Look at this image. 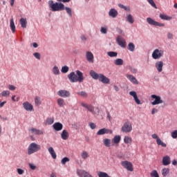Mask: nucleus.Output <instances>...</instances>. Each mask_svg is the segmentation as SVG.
<instances>
[{"mask_svg": "<svg viewBox=\"0 0 177 177\" xmlns=\"http://www.w3.org/2000/svg\"><path fill=\"white\" fill-rule=\"evenodd\" d=\"M48 6L52 12H60L62 10H66V13L70 17H73V10L70 7H65L62 3H53V1H48Z\"/></svg>", "mask_w": 177, "mask_h": 177, "instance_id": "f257e3e1", "label": "nucleus"}, {"mask_svg": "<svg viewBox=\"0 0 177 177\" xmlns=\"http://www.w3.org/2000/svg\"><path fill=\"white\" fill-rule=\"evenodd\" d=\"M76 73V74H75ZM68 78L71 82H84V73L81 71L77 70L68 75Z\"/></svg>", "mask_w": 177, "mask_h": 177, "instance_id": "f03ea898", "label": "nucleus"}, {"mask_svg": "<svg viewBox=\"0 0 177 177\" xmlns=\"http://www.w3.org/2000/svg\"><path fill=\"white\" fill-rule=\"evenodd\" d=\"M82 107L86 109V111L91 113V114H93V115H99V113H100V109H99V107L95 108L92 104H86L85 102L82 103Z\"/></svg>", "mask_w": 177, "mask_h": 177, "instance_id": "7ed1b4c3", "label": "nucleus"}, {"mask_svg": "<svg viewBox=\"0 0 177 177\" xmlns=\"http://www.w3.org/2000/svg\"><path fill=\"white\" fill-rule=\"evenodd\" d=\"M39 150H41V146L35 142H32L28 147V154L31 156V154H34V153H37Z\"/></svg>", "mask_w": 177, "mask_h": 177, "instance_id": "20e7f679", "label": "nucleus"}, {"mask_svg": "<svg viewBox=\"0 0 177 177\" xmlns=\"http://www.w3.org/2000/svg\"><path fill=\"white\" fill-rule=\"evenodd\" d=\"M164 56V50H160L158 48L155 49L152 53V58L154 60H158Z\"/></svg>", "mask_w": 177, "mask_h": 177, "instance_id": "39448f33", "label": "nucleus"}, {"mask_svg": "<svg viewBox=\"0 0 177 177\" xmlns=\"http://www.w3.org/2000/svg\"><path fill=\"white\" fill-rule=\"evenodd\" d=\"M147 22L148 23V24H149V26H154L155 27H164L165 26L164 24L157 22L151 17H147Z\"/></svg>", "mask_w": 177, "mask_h": 177, "instance_id": "423d86ee", "label": "nucleus"}, {"mask_svg": "<svg viewBox=\"0 0 177 177\" xmlns=\"http://www.w3.org/2000/svg\"><path fill=\"white\" fill-rule=\"evenodd\" d=\"M121 165L124 167L127 170L129 171L130 172H132L133 171V165H132V162L124 160L121 162Z\"/></svg>", "mask_w": 177, "mask_h": 177, "instance_id": "0eeeda50", "label": "nucleus"}, {"mask_svg": "<svg viewBox=\"0 0 177 177\" xmlns=\"http://www.w3.org/2000/svg\"><path fill=\"white\" fill-rule=\"evenodd\" d=\"M132 131V124L129 122H126L123 127H122V131L129 133Z\"/></svg>", "mask_w": 177, "mask_h": 177, "instance_id": "6e6552de", "label": "nucleus"}, {"mask_svg": "<svg viewBox=\"0 0 177 177\" xmlns=\"http://www.w3.org/2000/svg\"><path fill=\"white\" fill-rule=\"evenodd\" d=\"M151 99H155L154 101L151 102L152 106H156V104H161L163 103L160 95H151Z\"/></svg>", "mask_w": 177, "mask_h": 177, "instance_id": "1a4fd4ad", "label": "nucleus"}, {"mask_svg": "<svg viewBox=\"0 0 177 177\" xmlns=\"http://www.w3.org/2000/svg\"><path fill=\"white\" fill-rule=\"evenodd\" d=\"M116 42L118 44L119 46H121V48L127 47V42L125 41L124 39L120 36H118L116 38Z\"/></svg>", "mask_w": 177, "mask_h": 177, "instance_id": "9d476101", "label": "nucleus"}, {"mask_svg": "<svg viewBox=\"0 0 177 177\" xmlns=\"http://www.w3.org/2000/svg\"><path fill=\"white\" fill-rule=\"evenodd\" d=\"M57 95L60 97H70L71 93H70V91L67 90H59L57 92Z\"/></svg>", "mask_w": 177, "mask_h": 177, "instance_id": "9b49d317", "label": "nucleus"}, {"mask_svg": "<svg viewBox=\"0 0 177 177\" xmlns=\"http://www.w3.org/2000/svg\"><path fill=\"white\" fill-rule=\"evenodd\" d=\"M98 80L102 84H110V79L102 73L100 74V78Z\"/></svg>", "mask_w": 177, "mask_h": 177, "instance_id": "f8f14e48", "label": "nucleus"}, {"mask_svg": "<svg viewBox=\"0 0 177 177\" xmlns=\"http://www.w3.org/2000/svg\"><path fill=\"white\" fill-rule=\"evenodd\" d=\"M77 175L81 177H93L91 174H89V172L85 170H78Z\"/></svg>", "mask_w": 177, "mask_h": 177, "instance_id": "ddd939ff", "label": "nucleus"}, {"mask_svg": "<svg viewBox=\"0 0 177 177\" xmlns=\"http://www.w3.org/2000/svg\"><path fill=\"white\" fill-rule=\"evenodd\" d=\"M106 133H113V131L106 129V128H103L100 129L97 132V135L100 136V135H106Z\"/></svg>", "mask_w": 177, "mask_h": 177, "instance_id": "4468645a", "label": "nucleus"}, {"mask_svg": "<svg viewBox=\"0 0 177 177\" xmlns=\"http://www.w3.org/2000/svg\"><path fill=\"white\" fill-rule=\"evenodd\" d=\"M129 95L133 97L136 104H142V102H140V100L138 98V94H136V91H130Z\"/></svg>", "mask_w": 177, "mask_h": 177, "instance_id": "2eb2a0df", "label": "nucleus"}, {"mask_svg": "<svg viewBox=\"0 0 177 177\" xmlns=\"http://www.w3.org/2000/svg\"><path fill=\"white\" fill-rule=\"evenodd\" d=\"M86 60L89 63H93V60H94L95 57H94L93 53H92V52L87 51L86 53Z\"/></svg>", "mask_w": 177, "mask_h": 177, "instance_id": "dca6fc26", "label": "nucleus"}, {"mask_svg": "<svg viewBox=\"0 0 177 177\" xmlns=\"http://www.w3.org/2000/svg\"><path fill=\"white\" fill-rule=\"evenodd\" d=\"M23 107L24 109L26 110V111H31L34 109V106H32V104H30V102H24Z\"/></svg>", "mask_w": 177, "mask_h": 177, "instance_id": "f3484780", "label": "nucleus"}, {"mask_svg": "<svg viewBox=\"0 0 177 177\" xmlns=\"http://www.w3.org/2000/svg\"><path fill=\"white\" fill-rule=\"evenodd\" d=\"M155 67L158 70V73L162 71V67H164V62L162 61H158L155 64Z\"/></svg>", "mask_w": 177, "mask_h": 177, "instance_id": "a211bd4d", "label": "nucleus"}, {"mask_svg": "<svg viewBox=\"0 0 177 177\" xmlns=\"http://www.w3.org/2000/svg\"><path fill=\"white\" fill-rule=\"evenodd\" d=\"M109 16L113 19H115L118 16V11L115 8H111L109 12Z\"/></svg>", "mask_w": 177, "mask_h": 177, "instance_id": "6ab92c4d", "label": "nucleus"}, {"mask_svg": "<svg viewBox=\"0 0 177 177\" xmlns=\"http://www.w3.org/2000/svg\"><path fill=\"white\" fill-rule=\"evenodd\" d=\"M126 77L132 82V84H134L135 85L139 84V82H138V80H136V77H135L133 75L127 74Z\"/></svg>", "mask_w": 177, "mask_h": 177, "instance_id": "aec40b11", "label": "nucleus"}, {"mask_svg": "<svg viewBox=\"0 0 177 177\" xmlns=\"http://www.w3.org/2000/svg\"><path fill=\"white\" fill-rule=\"evenodd\" d=\"M162 162L163 165H169L171 164V158L169 156H165L162 158Z\"/></svg>", "mask_w": 177, "mask_h": 177, "instance_id": "412c9836", "label": "nucleus"}, {"mask_svg": "<svg viewBox=\"0 0 177 177\" xmlns=\"http://www.w3.org/2000/svg\"><path fill=\"white\" fill-rule=\"evenodd\" d=\"M53 128L55 129V131H59L63 129V124L60 122H55L53 125Z\"/></svg>", "mask_w": 177, "mask_h": 177, "instance_id": "4be33fe9", "label": "nucleus"}, {"mask_svg": "<svg viewBox=\"0 0 177 177\" xmlns=\"http://www.w3.org/2000/svg\"><path fill=\"white\" fill-rule=\"evenodd\" d=\"M48 153H50L52 158H53V160H56L57 156L56 155V152H55V149H53V147H48Z\"/></svg>", "mask_w": 177, "mask_h": 177, "instance_id": "5701e85b", "label": "nucleus"}, {"mask_svg": "<svg viewBox=\"0 0 177 177\" xmlns=\"http://www.w3.org/2000/svg\"><path fill=\"white\" fill-rule=\"evenodd\" d=\"M90 75L93 80H99L100 78V74H97V73L95 72V71H90Z\"/></svg>", "mask_w": 177, "mask_h": 177, "instance_id": "b1692460", "label": "nucleus"}, {"mask_svg": "<svg viewBox=\"0 0 177 177\" xmlns=\"http://www.w3.org/2000/svg\"><path fill=\"white\" fill-rule=\"evenodd\" d=\"M61 138L63 140H67L68 139V132L67 130H63L61 133Z\"/></svg>", "mask_w": 177, "mask_h": 177, "instance_id": "393cba45", "label": "nucleus"}, {"mask_svg": "<svg viewBox=\"0 0 177 177\" xmlns=\"http://www.w3.org/2000/svg\"><path fill=\"white\" fill-rule=\"evenodd\" d=\"M19 22L22 28H27V19L26 18H21Z\"/></svg>", "mask_w": 177, "mask_h": 177, "instance_id": "a878e982", "label": "nucleus"}, {"mask_svg": "<svg viewBox=\"0 0 177 177\" xmlns=\"http://www.w3.org/2000/svg\"><path fill=\"white\" fill-rule=\"evenodd\" d=\"M126 20L130 24H133V23H135V19H133V17L131 14L127 15Z\"/></svg>", "mask_w": 177, "mask_h": 177, "instance_id": "bb28decb", "label": "nucleus"}, {"mask_svg": "<svg viewBox=\"0 0 177 177\" xmlns=\"http://www.w3.org/2000/svg\"><path fill=\"white\" fill-rule=\"evenodd\" d=\"M10 27L12 32H16V26L15 25V21L13 20V18L10 20Z\"/></svg>", "mask_w": 177, "mask_h": 177, "instance_id": "cd10ccee", "label": "nucleus"}, {"mask_svg": "<svg viewBox=\"0 0 177 177\" xmlns=\"http://www.w3.org/2000/svg\"><path fill=\"white\" fill-rule=\"evenodd\" d=\"M57 103L59 107H64V106H66V102H64L63 98H58L57 100Z\"/></svg>", "mask_w": 177, "mask_h": 177, "instance_id": "c85d7f7f", "label": "nucleus"}, {"mask_svg": "<svg viewBox=\"0 0 177 177\" xmlns=\"http://www.w3.org/2000/svg\"><path fill=\"white\" fill-rule=\"evenodd\" d=\"M31 132H32V133H34L35 135L44 134V131H42V130H39V129H34V128L31 129Z\"/></svg>", "mask_w": 177, "mask_h": 177, "instance_id": "c756f323", "label": "nucleus"}, {"mask_svg": "<svg viewBox=\"0 0 177 177\" xmlns=\"http://www.w3.org/2000/svg\"><path fill=\"white\" fill-rule=\"evenodd\" d=\"M159 17H160L162 20H172V17H169L165 14H160Z\"/></svg>", "mask_w": 177, "mask_h": 177, "instance_id": "7c9ffc66", "label": "nucleus"}, {"mask_svg": "<svg viewBox=\"0 0 177 177\" xmlns=\"http://www.w3.org/2000/svg\"><path fill=\"white\" fill-rule=\"evenodd\" d=\"M103 143L106 147H110L111 146V140L105 138L103 140Z\"/></svg>", "mask_w": 177, "mask_h": 177, "instance_id": "2f4dec72", "label": "nucleus"}, {"mask_svg": "<svg viewBox=\"0 0 177 177\" xmlns=\"http://www.w3.org/2000/svg\"><path fill=\"white\" fill-rule=\"evenodd\" d=\"M52 71L54 75H59L60 74V70H59V67H57V66H53Z\"/></svg>", "mask_w": 177, "mask_h": 177, "instance_id": "473e14b6", "label": "nucleus"}, {"mask_svg": "<svg viewBox=\"0 0 177 177\" xmlns=\"http://www.w3.org/2000/svg\"><path fill=\"white\" fill-rule=\"evenodd\" d=\"M124 142L126 143V145H131L132 143V138L127 136H124Z\"/></svg>", "mask_w": 177, "mask_h": 177, "instance_id": "72a5a7b5", "label": "nucleus"}, {"mask_svg": "<svg viewBox=\"0 0 177 177\" xmlns=\"http://www.w3.org/2000/svg\"><path fill=\"white\" fill-rule=\"evenodd\" d=\"M77 95H78V96H81L82 97H84V99H86V97H88V93L86 91L77 92Z\"/></svg>", "mask_w": 177, "mask_h": 177, "instance_id": "f704fd0d", "label": "nucleus"}, {"mask_svg": "<svg viewBox=\"0 0 177 177\" xmlns=\"http://www.w3.org/2000/svg\"><path fill=\"white\" fill-rule=\"evenodd\" d=\"M115 66H122L124 64V60L121 58H118L114 61Z\"/></svg>", "mask_w": 177, "mask_h": 177, "instance_id": "c9c22d12", "label": "nucleus"}, {"mask_svg": "<svg viewBox=\"0 0 177 177\" xmlns=\"http://www.w3.org/2000/svg\"><path fill=\"white\" fill-rule=\"evenodd\" d=\"M113 143H115L116 145H118V143H120V142H121V136H115L113 138Z\"/></svg>", "mask_w": 177, "mask_h": 177, "instance_id": "e433bc0d", "label": "nucleus"}, {"mask_svg": "<svg viewBox=\"0 0 177 177\" xmlns=\"http://www.w3.org/2000/svg\"><path fill=\"white\" fill-rule=\"evenodd\" d=\"M106 54L109 56V57H117L118 56V53L114 51H109Z\"/></svg>", "mask_w": 177, "mask_h": 177, "instance_id": "4c0bfd02", "label": "nucleus"}, {"mask_svg": "<svg viewBox=\"0 0 177 177\" xmlns=\"http://www.w3.org/2000/svg\"><path fill=\"white\" fill-rule=\"evenodd\" d=\"M81 157L83 160H86L89 157V153L86 151H84L81 153Z\"/></svg>", "mask_w": 177, "mask_h": 177, "instance_id": "58836bf2", "label": "nucleus"}, {"mask_svg": "<svg viewBox=\"0 0 177 177\" xmlns=\"http://www.w3.org/2000/svg\"><path fill=\"white\" fill-rule=\"evenodd\" d=\"M156 143L158 146H162V147H167V144L162 142V140H161V139L160 138H158V140H156Z\"/></svg>", "mask_w": 177, "mask_h": 177, "instance_id": "ea45409f", "label": "nucleus"}, {"mask_svg": "<svg viewBox=\"0 0 177 177\" xmlns=\"http://www.w3.org/2000/svg\"><path fill=\"white\" fill-rule=\"evenodd\" d=\"M70 70V68L67 66H64L62 67L61 71L63 74H66L68 73V71Z\"/></svg>", "mask_w": 177, "mask_h": 177, "instance_id": "a19ab883", "label": "nucleus"}, {"mask_svg": "<svg viewBox=\"0 0 177 177\" xmlns=\"http://www.w3.org/2000/svg\"><path fill=\"white\" fill-rule=\"evenodd\" d=\"M128 49L130 50V52H134L135 51V44H133V43H129L128 44Z\"/></svg>", "mask_w": 177, "mask_h": 177, "instance_id": "79ce46f5", "label": "nucleus"}, {"mask_svg": "<svg viewBox=\"0 0 177 177\" xmlns=\"http://www.w3.org/2000/svg\"><path fill=\"white\" fill-rule=\"evenodd\" d=\"M169 174V169L168 168H164L162 170V174L163 176H167Z\"/></svg>", "mask_w": 177, "mask_h": 177, "instance_id": "37998d69", "label": "nucleus"}, {"mask_svg": "<svg viewBox=\"0 0 177 177\" xmlns=\"http://www.w3.org/2000/svg\"><path fill=\"white\" fill-rule=\"evenodd\" d=\"M35 106H39L41 104V98L38 96H36L35 98Z\"/></svg>", "mask_w": 177, "mask_h": 177, "instance_id": "c03bdc74", "label": "nucleus"}, {"mask_svg": "<svg viewBox=\"0 0 177 177\" xmlns=\"http://www.w3.org/2000/svg\"><path fill=\"white\" fill-rule=\"evenodd\" d=\"M70 161V159L67 157H64L62 159L61 162L63 165H65L66 162H68Z\"/></svg>", "mask_w": 177, "mask_h": 177, "instance_id": "a18cd8bd", "label": "nucleus"}, {"mask_svg": "<svg viewBox=\"0 0 177 177\" xmlns=\"http://www.w3.org/2000/svg\"><path fill=\"white\" fill-rule=\"evenodd\" d=\"M151 177H160L157 171L153 170L151 172Z\"/></svg>", "mask_w": 177, "mask_h": 177, "instance_id": "49530a36", "label": "nucleus"}, {"mask_svg": "<svg viewBox=\"0 0 177 177\" xmlns=\"http://www.w3.org/2000/svg\"><path fill=\"white\" fill-rule=\"evenodd\" d=\"M171 136L173 139H177V130H174L171 132Z\"/></svg>", "mask_w": 177, "mask_h": 177, "instance_id": "de8ad7c7", "label": "nucleus"}, {"mask_svg": "<svg viewBox=\"0 0 177 177\" xmlns=\"http://www.w3.org/2000/svg\"><path fill=\"white\" fill-rule=\"evenodd\" d=\"M33 56L35 59H37V60H41V54L39 53H34Z\"/></svg>", "mask_w": 177, "mask_h": 177, "instance_id": "09e8293b", "label": "nucleus"}, {"mask_svg": "<svg viewBox=\"0 0 177 177\" xmlns=\"http://www.w3.org/2000/svg\"><path fill=\"white\" fill-rule=\"evenodd\" d=\"M1 96H9V95H10V92L9 91H3L1 93Z\"/></svg>", "mask_w": 177, "mask_h": 177, "instance_id": "8fccbe9b", "label": "nucleus"}, {"mask_svg": "<svg viewBox=\"0 0 177 177\" xmlns=\"http://www.w3.org/2000/svg\"><path fill=\"white\" fill-rule=\"evenodd\" d=\"M100 32L102 34H107V27H102L100 29Z\"/></svg>", "mask_w": 177, "mask_h": 177, "instance_id": "3c124183", "label": "nucleus"}, {"mask_svg": "<svg viewBox=\"0 0 177 177\" xmlns=\"http://www.w3.org/2000/svg\"><path fill=\"white\" fill-rule=\"evenodd\" d=\"M147 2H149V5L152 6L153 8H157V6H156V3H154L153 0H147Z\"/></svg>", "mask_w": 177, "mask_h": 177, "instance_id": "603ef678", "label": "nucleus"}, {"mask_svg": "<svg viewBox=\"0 0 177 177\" xmlns=\"http://www.w3.org/2000/svg\"><path fill=\"white\" fill-rule=\"evenodd\" d=\"M30 169H32V171H35V169H37V166H35V165L32 164V163H29L28 164Z\"/></svg>", "mask_w": 177, "mask_h": 177, "instance_id": "864d4df0", "label": "nucleus"}, {"mask_svg": "<svg viewBox=\"0 0 177 177\" xmlns=\"http://www.w3.org/2000/svg\"><path fill=\"white\" fill-rule=\"evenodd\" d=\"M89 127L91 129H96V124H95V123H93V122H91L89 124Z\"/></svg>", "mask_w": 177, "mask_h": 177, "instance_id": "5fc2aeb1", "label": "nucleus"}, {"mask_svg": "<svg viewBox=\"0 0 177 177\" xmlns=\"http://www.w3.org/2000/svg\"><path fill=\"white\" fill-rule=\"evenodd\" d=\"M168 39H174V35L171 32L167 33Z\"/></svg>", "mask_w": 177, "mask_h": 177, "instance_id": "6e6d98bb", "label": "nucleus"}, {"mask_svg": "<svg viewBox=\"0 0 177 177\" xmlns=\"http://www.w3.org/2000/svg\"><path fill=\"white\" fill-rule=\"evenodd\" d=\"M47 122L49 124V125H52V124L54 122V120L53 118H48L47 119Z\"/></svg>", "mask_w": 177, "mask_h": 177, "instance_id": "4d7b16f0", "label": "nucleus"}, {"mask_svg": "<svg viewBox=\"0 0 177 177\" xmlns=\"http://www.w3.org/2000/svg\"><path fill=\"white\" fill-rule=\"evenodd\" d=\"M130 71L133 73V74H136V73H138V69L135 68H130Z\"/></svg>", "mask_w": 177, "mask_h": 177, "instance_id": "13d9d810", "label": "nucleus"}, {"mask_svg": "<svg viewBox=\"0 0 177 177\" xmlns=\"http://www.w3.org/2000/svg\"><path fill=\"white\" fill-rule=\"evenodd\" d=\"M17 171L18 172L19 175H23V174H24V170L21 169H17Z\"/></svg>", "mask_w": 177, "mask_h": 177, "instance_id": "bf43d9fd", "label": "nucleus"}, {"mask_svg": "<svg viewBox=\"0 0 177 177\" xmlns=\"http://www.w3.org/2000/svg\"><path fill=\"white\" fill-rule=\"evenodd\" d=\"M8 89L10 91H15L16 89V86H13V85H9L8 86Z\"/></svg>", "mask_w": 177, "mask_h": 177, "instance_id": "052dcab7", "label": "nucleus"}, {"mask_svg": "<svg viewBox=\"0 0 177 177\" xmlns=\"http://www.w3.org/2000/svg\"><path fill=\"white\" fill-rule=\"evenodd\" d=\"M124 10H126V12H131V8L129 6H125L123 8Z\"/></svg>", "mask_w": 177, "mask_h": 177, "instance_id": "680f3d73", "label": "nucleus"}, {"mask_svg": "<svg viewBox=\"0 0 177 177\" xmlns=\"http://www.w3.org/2000/svg\"><path fill=\"white\" fill-rule=\"evenodd\" d=\"M151 136L153 139H156V140H158V139H160V138H158V136L156 133L153 134Z\"/></svg>", "mask_w": 177, "mask_h": 177, "instance_id": "e2e57ef3", "label": "nucleus"}, {"mask_svg": "<svg viewBox=\"0 0 177 177\" xmlns=\"http://www.w3.org/2000/svg\"><path fill=\"white\" fill-rule=\"evenodd\" d=\"M81 39H82V42H84V41H86L87 38H86V37H85V35H82L81 36Z\"/></svg>", "mask_w": 177, "mask_h": 177, "instance_id": "0e129e2a", "label": "nucleus"}, {"mask_svg": "<svg viewBox=\"0 0 177 177\" xmlns=\"http://www.w3.org/2000/svg\"><path fill=\"white\" fill-rule=\"evenodd\" d=\"M158 110L156 108H153L151 111V114H156V113H158Z\"/></svg>", "mask_w": 177, "mask_h": 177, "instance_id": "69168bd1", "label": "nucleus"}, {"mask_svg": "<svg viewBox=\"0 0 177 177\" xmlns=\"http://www.w3.org/2000/svg\"><path fill=\"white\" fill-rule=\"evenodd\" d=\"M32 45L35 48H38V44H37L36 42L32 43Z\"/></svg>", "mask_w": 177, "mask_h": 177, "instance_id": "338daca9", "label": "nucleus"}, {"mask_svg": "<svg viewBox=\"0 0 177 177\" xmlns=\"http://www.w3.org/2000/svg\"><path fill=\"white\" fill-rule=\"evenodd\" d=\"M6 104V101H3V102H0V107H3Z\"/></svg>", "mask_w": 177, "mask_h": 177, "instance_id": "774afa93", "label": "nucleus"}]
</instances>
